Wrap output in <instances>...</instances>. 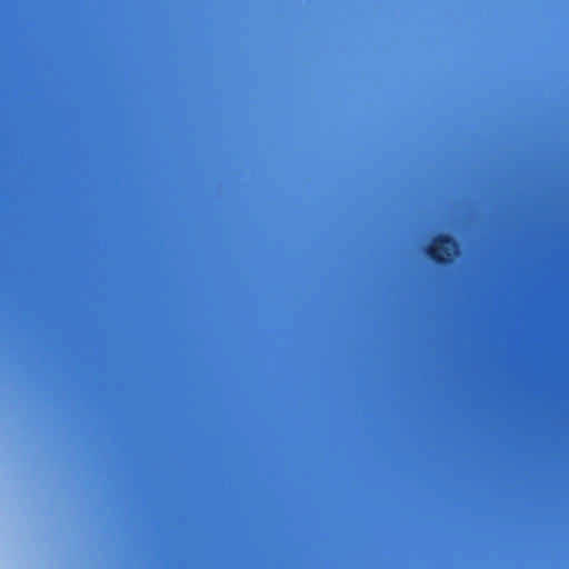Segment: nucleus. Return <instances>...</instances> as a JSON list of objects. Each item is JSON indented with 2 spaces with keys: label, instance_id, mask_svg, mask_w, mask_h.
Returning a JSON list of instances; mask_svg holds the SVG:
<instances>
[{
  "label": "nucleus",
  "instance_id": "1",
  "mask_svg": "<svg viewBox=\"0 0 569 569\" xmlns=\"http://www.w3.org/2000/svg\"><path fill=\"white\" fill-rule=\"evenodd\" d=\"M460 253L458 240L449 233H439L433 237L426 248L427 257L439 267L451 266Z\"/></svg>",
  "mask_w": 569,
  "mask_h": 569
}]
</instances>
